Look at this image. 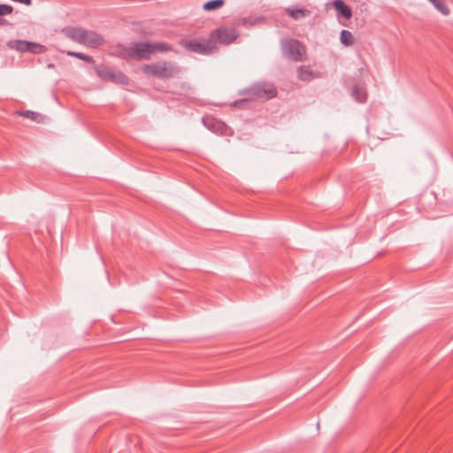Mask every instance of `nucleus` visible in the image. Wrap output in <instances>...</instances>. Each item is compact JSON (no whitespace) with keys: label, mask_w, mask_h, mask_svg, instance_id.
<instances>
[{"label":"nucleus","mask_w":453,"mask_h":453,"mask_svg":"<svg viewBox=\"0 0 453 453\" xmlns=\"http://www.w3.org/2000/svg\"><path fill=\"white\" fill-rule=\"evenodd\" d=\"M171 45L166 42H133L125 49L126 57L135 60L150 59L156 52H166Z\"/></svg>","instance_id":"f257e3e1"},{"label":"nucleus","mask_w":453,"mask_h":453,"mask_svg":"<svg viewBox=\"0 0 453 453\" xmlns=\"http://www.w3.org/2000/svg\"><path fill=\"white\" fill-rule=\"evenodd\" d=\"M142 71L147 76L168 80L176 77L180 73V68L172 61H157L142 65Z\"/></svg>","instance_id":"f03ea898"},{"label":"nucleus","mask_w":453,"mask_h":453,"mask_svg":"<svg viewBox=\"0 0 453 453\" xmlns=\"http://www.w3.org/2000/svg\"><path fill=\"white\" fill-rule=\"evenodd\" d=\"M242 94H247L252 97L268 100L276 96L277 90L273 84L269 82H257L246 88Z\"/></svg>","instance_id":"7ed1b4c3"},{"label":"nucleus","mask_w":453,"mask_h":453,"mask_svg":"<svg viewBox=\"0 0 453 453\" xmlns=\"http://www.w3.org/2000/svg\"><path fill=\"white\" fill-rule=\"evenodd\" d=\"M284 58L294 61H301L305 53L304 47L295 39H284L280 42Z\"/></svg>","instance_id":"20e7f679"},{"label":"nucleus","mask_w":453,"mask_h":453,"mask_svg":"<svg viewBox=\"0 0 453 453\" xmlns=\"http://www.w3.org/2000/svg\"><path fill=\"white\" fill-rule=\"evenodd\" d=\"M96 73L103 81H111L117 84L127 85L128 83V77L121 71L115 70L107 65H97Z\"/></svg>","instance_id":"39448f33"},{"label":"nucleus","mask_w":453,"mask_h":453,"mask_svg":"<svg viewBox=\"0 0 453 453\" xmlns=\"http://www.w3.org/2000/svg\"><path fill=\"white\" fill-rule=\"evenodd\" d=\"M182 47L194 53L201 54V55H210L213 50L214 46L211 44V40H184L181 42Z\"/></svg>","instance_id":"423d86ee"},{"label":"nucleus","mask_w":453,"mask_h":453,"mask_svg":"<svg viewBox=\"0 0 453 453\" xmlns=\"http://www.w3.org/2000/svg\"><path fill=\"white\" fill-rule=\"evenodd\" d=\"M237 37L234 29L229 28H218L211 33L210 40L211 44L215 47L217 43L229 44L233 42Z\"/></svg>","instance_id":"0eeeda50"},{"label":"nucleus","mask_w":453,"mask_h":453,"mask_svg":"<svg viewBox=\"0 0 453 453\" xmlns=\"http://www.w3.org/2000/svg\"><path fill=\"white\" fill-rule=\"evenodd\" d=\"M104 38L95 31L83 29L82 41L81 44L90 48H96L103 44Z\"/></svg>","instance_id":"6e6552de"},{"label":"nucleus","mask_w":453,"mask_h":453,"mask_svg":"<svg viewBox=\"0 0 453 453\" xmlns=\"http://www.w3.org/2000/svg\"><path fill=\"white\" fill-rule=\"evenodd\" d=\"M332 6L336 12V17L338 19L341 18L344 19H350L352 17L351 8L345 4L343 0H334L332 2Z\"/></svg>","instance_id":"1a4fd4ad"},{"label":"nucleus","mask_w":453,"mask_h":453,"mask_svg":"<svg viewBox=\"0 0 453 453\" xmlns=\"http://www.w3.org/2000/svg\"><path fill=\"white\" fill-rule=\"evenodd\" d=\"M83 29L81 27H68L62 30L63 34L69 39L81 43Z\"/></svg>","instance_id":"9d476101"},{"label":"nucleus","mask_w":453,"mask_h":453,"mask_svg":"<svg viewBox=\"0 0 453 453\" xmlns=\"http://www.w3.org/2000/svg\"><path fill=\"white\" fill-rule=\"evenodd\" d=\"M286 13L293 19H299L310 15L311 12L304 8H287Z\"/></svg>","instance_id":"9b49d317"},{"label":"nucleus","mask_w":453,"mask_h":453,"mask_svg":"<svg viewBox=\"0 0 453 453\" xmlns=\"http://www.w3.org/2000/svg\"><path fill=\"white\" fill-rule=\"evenodd\" d=\"M19 115L24 118L29 119L36 123H42L45 119V116H43L42 114L29 110L20 111Z\"/></svg>","instance_id":"f8f14e48"},{"label":"nucleus","mask_w":453,"mask_h":453,"mask_svg":"<svg viewBox=\"0 0 453 453\" xmlns=\"http://www.w3.org/2000/svg\"><path fill=\"white\" fill-rule=\"evenodd\" d=\"M351 96L358 103H364L366 100V92L357 85L353 86Z\"/></svg>","instance_id":"ddd939ff"},{"label":"nucleus","mask_w":453,"mask_h":453,"mask_svg":"<svg viewBox=\"0 0 453 453\" xmlns=\"http://www.w3.org/2000/svg\"><path fill=\"white\" fill-rule=\"evenodd\" d=\"M8 46L12 49L16 50L19 52H27V41L25 40H13L10 41L8 42Z\"/></svg>","instance_id":"4468645a"},{"label":"nucleus","mask_w":453,"mask_h":453,"mask_svg":"<svg viewBox=\"0 0 453 453\" xmlns=\"http://www.w3.org/2000/svg\"><path fill=\"white\" fill-rule=\"evenodd\" d=\"M224 4L225 0H211L203 4V9L211 12L221 8Z\"/></svg>","instance_id":"2eb2a0df"},{"label":"nucleus","mask_w":453,"mask_h":453,"mask_svg":"<svg viewBox=\"0 0 453 453\" xmlns=\"http://www.w3.org/2000/svg\"><path fill=\"white\" fill-rule=\"evenodd\" d=\"M27 52H30L33 54L44 53L46 50L45 46L36 43V42H28V41H27Z\"/></svg>","instance_id":"dca6fc26"},{"label":"nucleus","mask_w":453,"mask_h":453,"mask_svg":"<svg viewBox=\"0 0 453 453\" xmlns=\"http://www.w3.org/2000/svg\"><path fill=\"white\" fill-rule=\"evenodd\" d=\"M442 15H449V8L441 0H428Z\"/></svg>","instance_id":"f3484780"},{"label":"nucleus","mask_w":453,"mask_h":453,"mask_svg":"<svg viewBox=\"0 0 453 453\" xmlns=\"http://www.w3.org/2000/svg\"><path fill=\"white\" fill-rule=\"evenodd\" d=\"M341 42L346 46L352 45L353 36L352 34L348 30H342L340 35Z\"/></svg>","instance_id":"a211bd4d"},{"label":"nucleus","mask_w":453,"mask_h":453,"mask_svg":"<svg viewBox=\"0 0 453 453\" xmlns=\"http://www.w3.org/2000/svg\"><path fill=\"white\" fill-rule=\"evenodd\" d=\"M298 78L302 81H307L310 80L311 77V72L304 66H302L298 69Z\"/></svg>","instance_id":"6ab92c4d"},{"label":"nucleus","mask_w":453,"mask_h":453,"mask_svg":"<svg viewBox=\"0 0 453 453\" xmlns=\"http://www.w3.org/2000/svg\"><path fill=\"white\" fill-rule=\"evenodd\" d=\"M250 104V100L247 98L235 100L233 103H231V106L234 108H240V109H248Z\"/></svg>","instance_id":"aec40b11"},{"label":"nucleus","mask_w":453,"mask_h":453,"mask_svg":"<svg viewBox=\"0 0 453 453\" xmlns=\"http://www.w3.org/2000/svg\"><path fill=\"white\" fill-rule=\"evenodd\" d=\"M67 55L68 56H72V57H75V58H77L79 59L84 60V61L88 62V63L93 62V58L88 56V55H86L84 53L74 52V51H68Z\"/></svg>","instance_id":"412c9836"},{"label":"nucleus","mask_w":453,"mask_h":453,"mask_svg":"<svg viewBox=\"0 0 453 453\" xmlns=\"http://www.w3.org/2000/svg\"><path fill=\"white\" fill-rule=\"evenodd\" d=\"M13 11V8L10 4H0V16H4L11 14Z\"/></svg>","instance_id":"4be33fe9"},{"label":"nucleus","mask_w":453,"mask_h":453,"mask_svg":"<svg viewBox=\"0 0 453 453\" xmlns=\"http://www.w3.org/2000/svg\"><path fill=\"white\" fill-rule=\"evenodd\" d=\"M7 25H9V22L5 19L2 18V16H0V26H7Z\"/></svg>","instance_id":"5701e85b"},{"label":"nucleus","mask_w":453,"mask_h":453,"mask_svg":"<svg viewBox=\"0 0 453 453\" xmlns=\"http://www.w3.org/2000/svg\"><path fill=\"white\" fill-rule=\"evenodd\" d=\"M48 66H49V68H51L53 66V65L50 64Z\"/></svg>","instance_id":"b1692460"}]
</instances>
